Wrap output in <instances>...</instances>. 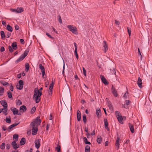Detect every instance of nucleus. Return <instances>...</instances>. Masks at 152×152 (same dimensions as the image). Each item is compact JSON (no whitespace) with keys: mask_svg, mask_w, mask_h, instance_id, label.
I'll use <instances>...</instances> for the list:
<instances>
[{"mask_svg":"<svg viewBox=\"0 0 152 152\" xmlns=\"http://www.w3.org/2000/svg\"><path fill=\"white\" fill-rule=\"evenodd\" d=\"M29 51V49L28 48L25 51L24 53L22 54L16 61V63H18L19 61H20L23 60L24 58L27 56Z\"/></svg>","mask_w":152,"mask_h":152,"instance_id":"f257e3e1","label":"nucleus"},{"mask_svg":"<svg viewBox=\"0 0 152 152\" xmlns=\"http://www.w3.org/2000/svg\"><path fill=\"white\" fill-rule=\"evenodd\" d=\"M67 27L69 29V31H71L73 34H77L76 27H73V26L71 25H68L67 26Z\"/></svg>","mask_w":152,"mask_h":152,"instance_id":"f03ea898","label":"nucleus"},{"mask_svg":"<svg viewBox=\"0 0 152 152\" xmlns=\"http://www.w3.org/2000/svg\"><path fill=\"white\" fill-rule=\"evenodd\" d=\"M34 93L33 99L35 100L36 102L38 103L40 101L41 98L37 94V92L36 91H34Z\"/></svg>","mask_w":152,"mask_h":152,"instance_id":"7ed1b4c3","label":"nucleus"},{"mask_svg":"<svg viewBox=\"0 0 152 152\" xmlns=\"http://www.w3.org/2000/svg\"><path fill=\"white\" fill-rule=\"evenodd\" d=\"M19 84L16 85V88L19 90H21L23 88V82L22 80H20L18 82Z\"/></svg>","mask_w":152,"mask_h":152,"instance_id":"20e7f679","label":"nucleus"},{"mask_svg":"<svg viewBox=\"0 0 152 152\" xmlns=\"http://www.w3.org/2000/svg\"><path fill=\"white\" fill-rule=\"evenodd\" d=\"M39 117H37L36 118L33 122H34L35 124L36 125V127H37L40 125L41 122V121L40 119H39Z\"/></svg>","mask_w":152,"mask_h":152,"instance_id":"39448f33","label":"nucleus"},{"mask_svg":"<svg viewBox=\"0 0 152 152\" xmlns=\"http://www.w3.org/2000/svg\"><path fill=\"white\" fill-rule=\"evenodd\" d=\"M35 147L38 149L40 146V143L39 140V139H36L35 141Z\"/></svg>","mask_w":152,"mask_h":152,"instance_id":"423d86ee","label":"nucleus"},{"mask_svg":"<svg viewBox=\"0 0 152 152\" xmlns=\"http://www.w3.org/2000/svg\"><path fill=\"white\" fill-rule=\"evenodd\" d=\"M111 91L114 96L115 97H117L118 96L117 92L116 91L115 88L113 86V85L112 86Z\"/></svg>","mask_w":152,"mask_h":152,"instance_id":"0eeeda50","label":"nucleus"},{"mask_svg":"<svg viewBox=\"0 0 152 152\" xmlns=\"http://www.w3.org/2000/svg\"><path fill=\"white\" fill-rule=\"evenodd\" d=\"M100 77L103 83L105 85L108 84V82L103 76L101 75L100 76Z\"/></svg>","mask_w":152,"mask_h":152,"instance_id":"6e6552de","label":"nucleus"},{"mask_svg":"<svg viewBox=\"0 0 152 152\" xmlns=\"http://www.w3.org/2000/svg\"><path fill=\"white\" fill-rule=\"evenodd\" d=\"M27 110L26 107L24 105L20 107L19 110L21 112H24L26 111Z\"/></svg>","mask_w":152,"mask_h":152,"instance_id":"1a4fd4ad","label":"nucleus"},{"mask_svg":"<svg viewBox=\"0 0 152 152\" xmlns=\"http://www.w3.org/2000/svg\"><path fill=\"white\" fill-rule=\"evenodd\" d=\"M137 84L140 88H141L142 87V80L140 77H139L138 78V80L137 81Z\"/></svg>","mask_w":152,"mask_h":152,"instance_id":"9d476101","label":"nucleus"},{"mask_svg":"<svg viewBox=\"0 0 152 152\" xmlns=\"http://www.w3.org/2000/svg\"><path fill=\"white\" fill-rule=\"evenodd\" d=\"M32 129V134L33 135L36 134L38 131L37 127H36V128H31Z\"/></svg>","mask_w":152,"mask_h":152,"instance_id":"9b49d317","label":"nucleus"},{"mask_svg":"<svg viewBox=\"0 0 152 152\" xmlns=\"http://www.w3.org/2000/svg\"><path fill=\"white\" fill-rule=\"evenodd\" d=\"M0 102L1 105L4 107L3 108H4V109L7 108V102L5 101H0Z\"/></svg>","mask_w":152,"mask_h":152,"instance_id":"f8f14e48","label":"nucleus"},{"mask_svg":"<svg viewBox=\"0 0 152 152\" xmlns=\"http://www.w3.org/2000/svg\"><path fill=\"white\" fill-rule=\"evenodd\" d=\"M11 110L13 112L14 115H15L18 114V110L15 108H11Z\"/></svg>","mask_w":152,"mask_h":152,"instance_id":"ddd939ff","label":"nucleus"},{"mask_svg":"<svg viewBox=\"0 0 152 152\" xmlns=\"http://www.w3.org/2000/svg\"><path fill=\"white\" fill-rule=\"evenodd\" d=\"M11 145L14 149H16L19 147L18 145L15 141H13L11 143Z\"/></svg>","mask_w":152,"mask_h":152,"instance_id":"4468645a","label":"nucleus"},{"mask_svg":"<svg viewBox=\"0 0 152 152\" xmlns=\"http://www.w3.org/2000/svg\"><path fill=\"white\" fill-rule=\"evenodd\" d=\"M120 138L118 137H117V140H116V142H115V146L117 147L118 149L119 148V141H120Z\"/></svg>","mask_w":152,"mask_h":152,"instance_id":"2eb2a0df","label":"nucleus"},{"mask_svg":"<svg viewBox=\"0 0 152 152\" xmlns=\"http://www.w3.org/2000/svg\"><path fill=\"white\" fill-rule=\"evenodd\" d=\"M101 111L99 108L96 110V114L98 118H99L101 116Z\"/></svg>","mask_w":152,"mask_h":152,"instance_id":"dca6fc26","label":"nucleus"},{"mask_svg":"<svg viewBox=\"0 0 152 152\" xmlns=\"http://www.w3.org/2000/svg\"><path fill=\"white\" fill-rule=\"evenodd\" d=\"M77 119L78 121H79L81 119V116L80 111L78 110L77 112Z\"/></svg>","mask_w":152,"mask_h":152,"instance_id":"f3484780","label":"nucleus"},{"mask_svg":"<svg viewBox=\"0 0 152 152\" xmlns=\"http://www.w3.org/2000/svg\"><path fill=\"white\" fill-rule=\"evenodd\" d=\"M26 142V139L24 137L22 138L20 141V144L21 145H24L25 143Z\"/></svg>","mask_w":152,"mask_h":152,"instance_id":"a211bd4d","label":"nucleus"},{"mask_svg":"<svg viewBox=\"0 0 152 152\" xmlns=\"http://www.w3.org/2000/svg\"><path fill=\"white\" fill-rule=\"evenodd\" d=\"M16 12L18 13H20L23 11V10L22 7H18L16 9Z\"/></svg>","mask_w":152,"mask_h":152,"instance_id":"6ab92c4d","label":"nucleus"},{"mask_svg":"<svg viewBox=\"0 0 152 152\" xmlns=\"http://www.w3.org/2000/svg\"><path fill=\"white\" fill-rule=\"evenodd\" d=\"M36 91L37 92V94L40 97L41 96L42 94V92H39V91H38V88H36L34 89V91Z\"/></svg>","mask_w":152,"mask_h":152,"instance_id":"aec40b11","label":"nucleus"},{"mask_svg":"<svg viewBox=\"0 0 152 152\" xmlns=\"http://www.w3.org/2000/svg\"><path fill=\"white\" fill-rule=\"evenodd\" d=\"M108 106L111 111H113V107L111 103L110 102H108Z\"/></svg>","mask_w":152,"mask_h":152,"instance_id":"412c9836","label":"nucleus"},{"mask_svg":"<svg viewBox=\"0 0 152 152\" xmlns=\"http://www.w3.org/2000/svg\"><path fill=\"white\" fill-rule=\"evenodd\" d=\"M0 34L1 39H4L5 37V35L4 32L3 31H0Z\"/></svg>","mask_w":152,"mask_h":152,"instance_id":"4be33fe9","label":"nucleus"},{"mask_svg":"<svg viewBox=\"0 0 152 152\" xmlns=\"http://www.w3.org/2000/svg\"><path fill=\"white\" fill-rule=\"evenodd\" d=\"M7 29L10 32L12 31V27L9 25H7Z\"/></svg>","mask_w":152,"mask_h":152,"instance_id":"5701e85b","label":"nucleus"},{"mask_svg":"<svg viewBox=\"0 0 152 152\" xmlns=\"http://www.w3.org/2000/svg\"><path fill=\"white\" fill-rule=\"evenodd\" d=\"M117 119H118V121L121 124L123 123V118H122L121 115L118 117L117 118Z\"/></svg>","mask_w":152,"mask_h":152,"instance_id":"b1692460","label":"nucleus"},{"mask_svg":"<svg viewBox=\"0 0 152 152\" xmlns=\"http://www.w3.org/2000/svg\"><path fill=\"white\" fill-rule=\"evenodd\" d=\"M129 127L131 132L132 133H134V127L132 125L129 124Z\"/></svg>","mask_w":152,"mask_h":152,"instance_id":"393cba45","label":"nucleus"},{"mask_svg":"<svg viewBox=\"0 0 152 152\" xmlns=\"http://www.w3.org/2000/svg\"><path fill=\"white\" fill-rule=\"evenodd\" d=\"M102 140V137L100 136H98L97 138V142L99 143H101Z\"/></svg>","mask_w":152,"mask_h":152,"instance_id":"a878e982","label":"nucleus"},{"mask_svg":"<svg viewBox=\"0 0 152 152\" xmlns=\"http://www.w3.org/2000/svg\"><path fill=\"white\" fill-rule=\"evenodd\" d=\"M36 125L35 124L34 122H32L30 125V127L31 128H36Z\"/></svg>","mask_w":152,"mask_h":152,"instance_id":"bb28decb","label":"nucleus"},{"mask_svg":"<svg viewBox=\"0 0 152 152\" xmlns=\"http://www.w3.org/2000/svg\"><path fill=\"white\" fill-rule=\"evenodd\" d=\"M90 146L88 145H86L85 147V152H90Z\"/></svg>","mask_w":152,"mask_h":152,"instance_id":"cd10ccee","label":"nucleus"},{"mask_svg":"<svg viewBox=\"0 0 152 152\" xmlns=\"http://www.w3.org/2000/svg\"><path fill=\"white\" fill-rule=\"evenodd\" d=\"M0 83L3 85L4 86H5L6 85H9V83L4 80H2L0 81Z\"/></svg>","mask_w":152,"mask_h":152,"instance_id":"c85d7f7f","label":"nucleus"},{"mask_svg":"<svg viewBox=\"0 0 152 152\" xmlns=\"http://www.w3.org/2000/svg\"><path fill=\"white\" fill-rule=\"evenodd\" d=\"M25 70L26 72H28L29 69V66L28 63H26L25 64Z\"/></svg>","mask_w":152,"mask_h":152,"instance_id":"c756f323","label":"nucleus"},{"mask_svg":"<svg viewBox=\"0 0 152 152\" xmlns=\"http://www.w3.org/2000/svg\"><path fill=\"white\" fill-rule=\"evenodd\" d=\"M83 139L84 140L85 143L86 144H88L89 145H90L91 144L90 142L88 141V140L86 137H84L83 138Z\"/></svg>","mask_w":152,"mask_h":152,"instance_id":"7c9ffc66","label":"nucleus"},{"mask_svg":"<svg viewBox=\"0 0 152 152\" xmlns=\"http://www.w3.org/2000/svg\"><path fill=\"white\" fill-rule=\"evenodd\" d=\"M104 126L105 128H107L108 123L107 119L105 118L104 119Z\"/></svg>","mask_w":152,"mask_h":152,"instance_id":"2f4dec72","label":"nucleus"},{"mask_svg":"<svg viewBox=\"0 0 152 152\" xmlns=\"http://www.w3.org/2000/svg\"><path fill=\"white\" fill-rule=\"evenodd\" d=\"M18 124H14L9 126L8 129H11L13 127L15 126L18 125Z\"/></svg>","mask_w":152,"mask_h":152,"instance_id":"473e14b6","label":"nucleus"},{"mask_svg":"<svg viewBox=\"0 0 152 152\" xmlns=\"http://www.w3.org/2000/svg\"><path fill=\"white\" fill-rule=\"evenodd\" d=\"M7 93L8 98H12V93L9 91L7 92Z\"/></svg>","mask_w":152,"mask_h":152,"instance_id":"72a5a7b5","label":"nucleus"},{"mask_svg":"<svg viewBox=\"0 0 152 152\" xmlns=\"http://www.w3.org/2000/svg\"><path fill=\"white\" fill-rule=\"evenodd\" d=\"M4 91V89L3 88L0 87V96H1L3 95Z\"/></svg>","mask_w":152,"mask_h":152,"instance_id":"f704fd0d","label":"nucleus"},{"mask_svg":"<svg viewBox=\"0 0 152 152\" xmlns=\"http://www.w3.org/2000/svg\"><path fill=\"white\" fill-rule=\"evenodd\" d=\"M77 48H75V55L77 59H78V56L77 54Z\"/></svg>","mask_w":152,"mask_h":152,"instance_id":"c9c22d12","label":"nucleus"},{"mask_svg":"<svg viewBox=\"0 0 152 152\" xmlns=\"http://www.w3.org/2000/svg\"><path fill=\"white\" fill-rule=\"evenodd\" d=\"M12 48H17V43L16 42H13L11 45Z\"/></svg>","mask_w":152,"mask_h":152,"instance_id":"e433bc0d","label":"nucleus"},{"mask_svg":"<svg viewBox=\"0 0 152 152\" xmlns=\"http://www.w3.org/2000/svg\"><path fill=\"white\" fill-rule=\"evenodd\" d=\"M18 135L17 134H14L13 135V138L15 139L16 141H17L18 140Z\"/></svg>","mask_w":152,"mask_h":152,"instance_id":"4c0bfd02","label":"nucleus"},{"mask_svg":"<svg viewBox=\"0 0 152 152\" xmlns=\"http://www.w3.org/2000/svg\"><path fill=\"white\" fill-rule=\"evenodd\" d=\"M83 120L84 123L86 124V115H83Z\"/></svg>","mask_w":152,"mask_h":152,"instance_id":"58836bf2","label":"nucleus"},{"mask_svg":"<svg viewBox=\"0 0 152 152\" xmlns=\"http://www.w3.org/2000/svg\"><path fill=\"white\" fill-rule=\"evenodd\" d=\"M5 146V144L4 142H3L1 144L0 146V148L1 149H4Z\"/></svg>","mask_w":152,"mask_h":152,"instance_id":"ea45409f","label":"nucleus"},{"mask_svg":"<svg viewBox=\"0 0 152 152\" xmlns=\"http://www.w3.org/2000/svg\"><path fill=\"white\" fill-rule=\"evenodd\" d=\"M3 112L4 114H5V115H6L7 114V108H6L5 109H4V108H3Z\"/></svg>","mask_w":152,"mask_h":152,"instance_id":"a19ab883","label":"nucleus"},{"mask_svg":"<svg viewBox=\"0 0 152 152\" xmlns=\"http://www.w3.org/2000/svg\"><path fill=\"white\" fill-rule=\"evenodd\" d=\"M115 113L117 118L121 115L120 112L118 111H116L115 112Z\"/></svg>","mask_w":152,"mask_h":152,"instance_id":"79ce46f5","label":"nucleus"},{"mask_svg":"<svg viewBox=\"0 0 152 152\" xmlns=\"http://www.w3.org/2000/svg\"><path fill=\"white\" fill-rule=\"evenodd\" d=\"M36 109V108L35 107H33L31 109V113L32 114L34 113Z\"/></svg>","mask_w":152,"mask_h":152,"instance_id":"37998d69","label":"nucleus"},{"mask_svg":"<svg viewBox=\"0 0 152 152\" xmlns=\"http://www.w3.org/2000/svg\"><path fill=\"white\" fill-rule=\"evenodd\" d=\"M138 55H140V58L141 60H142V55H141V50H140V49H139V48H138Z\"/></svg>","mask_w":152,"mask_h":152,"instance_id":"c03bdc74","label":"nucleus"},{"mask_svg":"<svg viewBox=\"0 0 152 152\" xmlns=\"http://www.w3.org/2000/svg\"><path fill=\"white\" fill-rule=\"evenodd\" d=\"M128 96V92L126 91L124 95L123 96V97L125 99H126L127 98Z\"/></svg>","mask_w":152,"mask_h":152,"instance_id":"a18cd8bd","label":"nucleus"},{"mask_svg":"<svg viewBox=\"0 0 152 152\" xmlns=\"http://www.w3.org/2000/svg\"><path fill=\"white\" fill-rule=\"evenodd\" d=\"M102 45H103V47H104V48H107V42L105 41H103Z\"/></svg>","mask_w":152,"mask_h":152,"instance_id":"49530a36","label":"nucleus"},{"mask_svg":"<svg viewBox=\"0 0 152 152\" xmlns=\"http://www.w3.org/2000/svg\"><path fill=\"white\" fill-rule=\"evenodd\" d=\"M54 84V83L53 82V81H52L50 84L49 88H51V89H53V87Z\"/></svg>","mask_w":152,"mask_h":152,"instance_id":"de8ad7c7","label":"nucleus"},{"mask_svg":"<svg viewBox=\"0 0 152 152\" xmlns=\"http://www.w3.org/2000/svg\"><path fill=\"white\" fill-rule=\"evenodd\" d=\"M110 71L111 72V73L112 74H114L115 75L116 74V72L115 70L114 69H110Z\"/></svg>","mask_w":152,"mask_h":152,"instance_id":"09e8293b","label":"nucleus"},{"mask_svg":"<svg viewBox=\"0 0 152 152\" xmlns=\"http://www.w3.org/2000/svg\"><path fill=\"white\" fill-rule=\"evenodd\" d=\"M5 121L7 123H11L10 118H7L6 119Z\"/></svg>","mask_w":152,"mask_h":152,"instance_id":"8fccbe9b","label":"nucleus"},{"mask_svg":"<svg viewBox=\"0 0 152 152\" xmlns=\"http://www.w3.org/2000/svg\"><path fill=\"white\" fill-rule=\"evenodd\" d=\"M16 104L17 105H20L22 104V102L20 100L18 99L17 100Z\"/></svg>","mask_w":152,"mask_h":152,"instance_id":"3c124183","label":"nucleus"},{"mask_svg":"<svg viewBox=\"0 0 152 152\" xmlns=\"http://www.w3.org/2000/svg\"><path fill=\"white\" fill-rule=\"evenodd\" d=\"M127 31L129 34V36H130L131 32V29L128 27H127Z\"/></svg>","mask_w":152,"mask_h":152,"instance_id":"603ef678","label":"nucleus"},{"mask_svg":"<svg viewBox=\"0 0 152 152\" xmlns=\"http://www.w3.org/2000/svg\"><path fill=\"white\" fill-rule=\"evenodd\" d=\"M52 90L53 89L49 88V94L50 96L52 94Z\"/></svg>","mask_w":152,"mask_h":152,"instance_id":"864d4df0","label":"nucleus"},{"mask_svg":"<svg viewBox=\"0 0 152 152\" xmlns=\"http://www.w3.org/2000/svg\"><path fill=\"white\" fill-rule=\"evenodd\" d=\"M125 102H126V105H128L130 104L131 103V102L129 100H126L125 101Z\"/></svg>","mask_w":152,"mask_h":152,"instance_id":"5fc2aeb1","label":"nucleus"},{"mask_svg":"<svg viewBox=\"0 0 152 152\" xmlns=\"http://www.w3.org/2000/svg\"><path fill=\"white\" fill-rule=\"evenodd\" d=\"M83 74H84V75L85 76H86V71L84 67H83Z\"/></svg>","mask_w":152,"mask_h":152,"instance_id":"6e6d98bb","label":"nucleus"},{"mask_svg":"<svg viewBox=\"0 0 152 152\" xmlns=\"http://www.w3.org/2000/svg\"><path fill=\"white\" fill-rule=\"evenodd\" d=\"M11 33L8 32L7 33V34H6V37L7 38H9L11 36Z\"/></svg>","mask_w":152,"mask_h":152,"instance_id":"4d7b16f0","label":"nucleus"},{"mask_svg":"<svg viewBox=\"0 0 152 152\" xmlns=\"http://www.w3.org/2000/svg\"><path fill=\"white\" fill-rule=\"evenodd\" d=\"M59 18H58V21L60 23H61L62 22V20L61 19V17L60 15H58Z\"/></svg>","mask_w":152,"mask_h":152,"instance_id":"13d9d810","label":"nucleus"},{"mask_svg":"<svg viewBox=\"0 0 152 152\" xmlns=\"http://www.w3.org/2000/svg\"><path fill=\"white\" fill-rule=\"evenodd\" d=\"M57 151H60V147L59 145H57V147L56 148Z\"/></svg>","mask_w":152,"mask_h":152,"instance_id":"bf43d9fd","label":"nucleus"},{"mask_svg":"<svg viewBox=\"0 0 152 152\" xmlns=\"http://www.w3.org/2000/svg\"><path fill=\"white\" fill-rule=\"evenodd\" d=\"M17 48H9V51L11 53H12L14 49L16 50Z\"/></svg>","mask_w":152,"mask_h":152,"instance_id":"052dcab7","label":"nucleus"},{"mask_svg":"<svg viewBox=\"0 0 152 152\" xmlns=\"http://www.w3.org/2000/svg\"><path fill=\"white\" fill-rule=\"evenodd\" d=\"M64 69H65V64H64V65H63V71H62V74H63V75L64 76Z\"/></svg>","mask_w":152,"mask_h":152,"instance_id":"680f3d73","label":"nucleus"},{"mask_svg":"<svg viewBox=\"0 0 152 152\" xmlns=\"http://www.w3.org/2000/svg\"><path fill=\"white\" fill-rule=\"evenodd\" d=\"M46 34L51 39H53V38L52 37L49 33H47Z\"/></svg>","mask_w":152,"mask_h":152,"instance_id":"e2e57ef3","label":"nucleus"},{"mask_svg":"<svg viewBox=\"0 0 152 152\" xmlns=\"http://www.w3.org/2000/svg\"><path fill=\"white\" fill-rule=\"evenodd\" d=\"M15 29L16 30H19V26L17 25H16L15 26Z\"/></svg>","mask_w":152,"mask_h":152,"instance_id":"0e129e2a","label":"nucleus"},{"mask_svg":"<svg viewBox=\"0 0 152 152\" xmlns=\"http://www.w3.org/2000/svg\"><path fill=\"white\" fill-rule=\"evenodd\" d=\"M86 136L88 138H89L90 137L91 134L90 133H87L86 134Z\"/></svg>","mask_w":152,"mask_h":152,"instance_id":"69168bd1","label":"nucleus"},{"mask_svg":"<svg viewBox=\"0 0 152 152\" xmlns=\"http://www.w3.org/2000/svg\"><path fill=\"white\" fill-rule=\"evenodd\" d=\"M39 68L40 69H43V68H44V67L42 65V64H39Z\"/></svg>","mask_w":152,"mask_h":152,"instance_id":"338daca9","label":"nucleus"},{"mask_svg":"<svg viewBox=\"0 0 152 152\" xmlns=\"http://www.w3.org/2000/svg\"><path fill=\"white\" fill-rule=\"evenodd\" d=\"M10 144H7L6 145V148L7 149H9L10 148Z\"/></svg>","mask_w":152,"mask_h":152,"instance_id":"774afa93","label":"nucleus"}]
</instances>
